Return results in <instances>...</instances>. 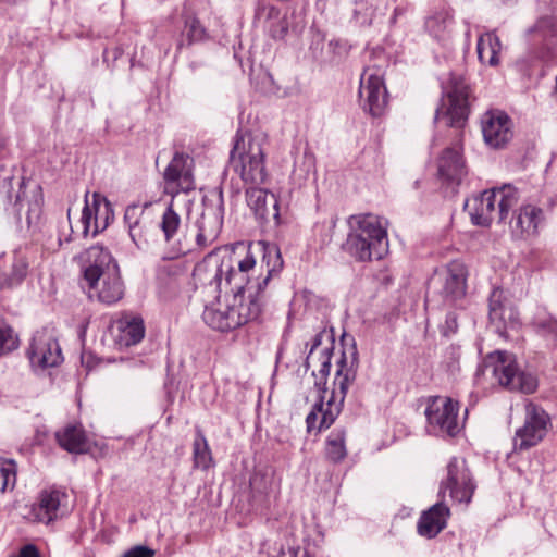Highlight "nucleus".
<instances>
[{
  "label": "nucleus",
  "instance_id": "22",
  "mask_svg": "<svg viewBox=\"0 0 557 557\" xmlns=\"http://www.w3.org/2000/svg\"><path fill=\"white\" fill-rule=\"evenodd\" d=\"M490 323L495 332L504 336L508 327L513 329L518 324V312L506 298L502 288H494L488 299Z\"/></svg>",
  "mask_w": 557,
  "mask_h": 557
},
{
  "label": "nucleus",
  "instance_id": "4",
  "mask_svg": "<svg viewBox=\"0 0 557 557\" xmlns=\"http://www.w3.org/2000/svg\"><path fill=\"white\" fill-rule=\"evenodd\" d=\"M345 250L358 261L380 260L387 252L386 230L373 214L352 215Z\"/></svg>",
  "mask_w": 557,
  "mask_h": 557
},
{
  "label": "nucleus",
  "instance_id": "32",
  "mask_svg": "<svg viewBox=\"0 0 557 557\" xmlns=\"http://www.w3.org/2000/svg\"><path fill=\"white\" fill-rule=\"evenodd\" d=\"M116 343L120 347H129L138 344L145 336L143 319L138 317H124L116 322Z\"/></svg>",
  "mask_w": 557,
  "mask_h": 557
},
{
  "label": "nucleus",
  "instance_id": "15",
  "mask_svg": "<svg viewBox=\"0 0 557 557\" xmlns=\"http://www.w3.org/2000/svg\"><path fill=\"white\" fill-rule=\"evenodd\" d=\"M234 292L230 300L232 310L235 311L237 327L257 320L264 305L265 290H257V284L244 283V288L238 289L232 286Z\"/></svg>",
  "mask_w": 557,
  "mask_h": 557
},
{
  "label": "nucleus",
  "instance_id": "44",
  "mask_svg": "<svg viewBox=\"0 0 557 557\" xmlns=\"http://www.w3.org/2000/svg\"><path fill=\"white\" fill-rule=\"evenodd\" d=\"M457 329H458V322H457L456 313L448 312L446 315L445 322L441 327L443 335L449 336V335L456 333Z\"/></svg>",
  "mask_w": 557,
  "mask_h": 557
},
{
  "label": "nucleus",
  "instance_id": "48",
  "mask_svg": "<svg viewBox=\"0 0 557 557\" xmlns=\"http://www.w3.org/2000/svg\"><path fill=\"white\" fill-rule=\"evenodd\" d=\"M448 354L450 355V358L453 360L451 363L449 364V368L451 371H455L458 368L457 364L460 357L459 350L455 347H450L448 349Z\"/></svg>",
  "mask_w": 557,
  "mask_h": 557
},
{
  "label": "nucleus",
  "instance_id": "1",
  "mask_svg": "<svg viewBox=\"0 0 557 557\" xmlns=\"http://www.w3.org/2000/svg\"><path fill=\"white\" fill-rule=\"evenodd\" d=\"M321 334L314 335L311 348L305 361L306 368L315 367L317 363H319V377L315 371H312V375L315 376L314 386L318 389V399L306 417L308 433H319L329 429L335 422L342 412L344 399L357 373V349L354 346L350 364H348L344 356L337 361L334 388L325 401V383L331 370L332 348L324 347L317 352V348L321 345Z\"/></svg>",
  "mask_w": 557,
  "mask_h": 557
},
{
  "label": "nucleus",
  "instance_id": "39",
  "mask_svg": "<svg viewBox=\"0 0 557 557\" xmlns=\"http://www.w3.org/2000/svg\"><path fill=\"white\" fill-rule=\"evenodd\" d=\"M374 8L368 0H356L354 8V18L361 26L372 24L374 17Z\"/></svg>",
  "mask_w": 557,
  "mask_h": 557
},
{
  "label": "nucleus",
  "instance_id": "23",
  "mask_svg": "<svg viewBox=\"0 0 557 557\" xmlns=\"http://www.w3.org/2000/svg\"><path fill=\"white\" fill-rule=\"evenodd\" d=\"M255 23L274 40L283 39L288 32L286 15L277 7L263 1L257 3Z\"/></svg>",
  "mask_w": 557,
  "mask_h": 557
},
{
  "label": "nucleus",
  "instance_id": "33",
  "mask_svg": "<svg viewBox=\"0 0 557 557\" xmlns=\"http://www.w3.org/2000/svg\"><path fill=\"white\" fill-rule=\"evenodd\" d=\"M209 38L207 28L200 20L194 14L184 15V27L181 36L176 41V51H181L185 47L194 44L202 42Z\"/></svg>",
  "mask_w": 557,
  "mask_h": 557
},
{
  "label": "nucleus",
  "instance_id": "2",
  "mask_svg": "<svg viewBox=\"0 0 557 557\" xmlns=\"http://www.w3.org/2000/svg\"><path fill=\"white\" fill-rule=\"evenodd\" d=\"M223 225V203L205 205L200 216L196 220L190 233L194 236V243L186 236L178 237L182 227L180 214L173 208V201L168 205L162 213L159 227L163 234L164 242L172 248V255L169 259L186 255L195 249H205L213 244L222 230Z\"/></svg>",
  "mask_w": 557,
  "mask_h": 557
},
{
  "label": "nucleus",
  "instance_id": "20",
  "mask_svg": "<svg viewBox=\"0 0 557 557\" xmlns=\"http://www.w3.org/2000/svg\"><path fill=\"white\" fill-rule=\"evenodd\" d=\"M481 128L485 144L494 149L504 148L513 136L511 119L499 110L484 113Z\"/></svg>",
  "mask_w": 557,
  "mask_h": 557
},
{
  "label": "nucleus",
  "instance_id": "38",
  "mask_svg": "<svg viewBox=\"0 0 557 557\" xmlns=\"http://www.w3.org/2000/svg\"><path fill=\"white\" fill-rule=\"evenodd\" d=\"M18 346V337L12 327L0 318V357L13 351Z\"/></svg>",
  "mask_w": 557,
  "mask_h": 557
},
{
  "label": "nucleus",
  "instance_id": "47",
  "mask_svg": "<svg viewBox=\"0 0 557 557\" xmlns=\"http://www.w3.org/2000/svg\"><path fill=\"white\" fill-rule=\"evenodd\" d=\"M15 287L10 274L0 272V289Z\"/></svg>",
  "mask_w": 557,
  "mask_h": 557
},
{
  "label": "nucleus",
  "instance_id": "43",
  "mask_svg": "<svg viewBox=\"0 0 557 557\" xmlns=\"http://www.w3.org/2000/svg\"><path fill=\"white\" fill-rule=\"evenodd\" d=\"M297 168L298 165H296V169ZM299 169L305 173V176L315 172V157L311 150L306 149L304 151L302 162L299 165Z\"/></svg>",
  "mask_w": 557,
  "mask_h": 557
},
{
  "label": "nucleus",
  "instance_id": "7",
  "mask_svg": "<svg viewBox=\"0 0 557 557\" xmlns=\"http://www.w3.org/2000/svg\"><path fill=\"white\" fill-rule=\"evenodd\" d=\"M479 371L492 377L503 387L511 392L531 394L537 387V380L531 373L520 371L515 356L507 351H494L488 354Z\"/></svg>",
  "mask_w": 557,
  "mask_h": 557
},
{
  "label": "nucleus",
  "instance_id": "49",
  "mask_svg": "<svg viewBox=\"0 0 557 557\" xmlns=\"http://www.w3.org/2000/svg\"><path fill=\"white\" fill-rule=\"evenodd\" d=\"M399 13H400V9L396 8L394 11V15L392 17V23L396 22V17H397V15H399Z\"/></svg>",
  "mask_w": 557,
  "mask_h": 557
},
{
  "label": "nucleus",
  "instance_id": "8",
  "mask_svg": "<svg viewBox=\"0 0 557 557\" xmlns=\"http://www.w3.org/2000/svg\"><path fill=\"white\" fill-rule=\"evenodd\" d=\"M549 428L548 413L541 406L528 401L524 406L523 425L515 434L513 449L523 451L536 446L546 436Z\"/></svg>",
  "mask_w": 557,
  "mask_h": 557
},
{
  "label": "nucleus",
  "instance_id": "11",
  "mask_svg": "<svg viewBox=\"0 0 557 557\" xmlns=\"http://www.w3.org/2000/svg\"><path fill=\"white\" fill-rule=\"evenodd\" d=\"M475 483L466 459L453 457L446 467V476L441 481L440 496L446 491L453 500L470 503L475 491Z\"/></svg>",
  "mask_w": 557,
  "mask_h": 557
},
{
  "label": "nucleus",
  "instance_id": "42",
  "mask_svg": "<svg viewBox=\"0 0 557 557\" xmlns=\"http://www.w3.org/2000/svg\"><path fill=\"white\" fill-rule=\"evenodd\" d=\"M536 326L543 334L557 336V320L553 317L539 319Z\"/></svg>",
  "mask_w": 557,
  "mask_h": 557
},
{
  "label": "nucleus",
  "instance_id": "36",
  "mask_svg": "<svg viewBox=\"0 0 557 557\" xmlns=\"http://www.w3.org/2000/svg\"><path fill=\"white\" fill-rule=\"evenodd\" d=\"M453 25V16L447 10H442L425 20L426 30L436 39L443 40Z\"/></svg>",
  "mask_w": 557,
  "mask_h": 557
},
{
  "label": "nucleus",
  "instance_id": "6",
  "mask_svg": "<svg viewBox=\"0 0 557 557\" xmlns=\"http://www.w3.org/2000/svg\"><path fill=\"white\" fill-rule=\"evenodd\" d=\"M518 189L511 185L484 190L473 196L465 203V210L469 213L471 222L479 226H488L497 218L504 221L509 212L519 202Z\"/></svg>",
  "mask_w": 557,
  "mask_h": 557
},
{
  "label": "nucleus",
  "instance_id": "35",
  "mask_svg": "<svg viewBox=\"0 0 557 557\" xmlns=\"http://www.w3.org/2000/svg\"><path fill=\"white\" fill-rule=\"evenodd\" d=\"M325 456L333 463H338L346 458V431L344 429H334L329 434L325 441Z\"/></svg>",
  "mask_w": 557,
  "mask_h": 557
},
{
  "label": "nucleus",
  "instance_id": "46",
  "mask_svg": "<svg viewBox=\"0 0 557 557\" xmlns=\"http://www.w3.org/2000/svg\"><path fill=\"white\" fill-rule=\"evenodd\" d=\"M16 557H40L38 548L33 544L23 546Z\"/></svg>",
  "mask_w": 557,
  "mask_h": 557
},
{
  "label": "nucleus",
  "instance_id": "26",
  "mask_svg": "<svg viewBox=\"0 0 557 557\" xmlns=\"http://www.w3.org/2000/svg\"><path fill=\"white\" fill-rule=\"evenodd\" d=\"M283 264L278 247L264 245L261 264L259 267L256 264L257 272L255 274L249 273L252 282L257 284V290H265L270 280L282 271Z\"/></svg>",
  "mask_w": 557,
  "mask_h": 557
},
{
  "label": "nucleus",
  "instance_id": "9",
  "mask_svg": "<svg viewBox=\"0 0 557 557\" xmlns=\"http://www.w3.org/2000/svg\"><path fill=\"white\" fill-rule=\"evenodd\" d=\"M459 403L449 397H432L425 408L428 429L436 435H457L462 425L458 418Z\"/></svg>",
  "mask_w": 557,
  "mask_h": 557
},
{
  "label": "nucleus",
  "instance_id": "18",
  "mask_svg": "<svg viewBox=\"0 0 557 557\" xmlns=\"http://www.w3.org/2000/svg\"><path fill=\"white\" fill-rule=\"evenodd\" d=\"M87 198L88 193L85 195V206L78 221L83 237H88L89 235L96 236L99 232L107 228L110 215L112 214L110 202L99 193L92 194L91 205L88 202Z\"/></svg>",
  "mask_w": 557,
  "mask_h": 557
},
{
  "label": "nucleus",
  "instance_id": "34",
  "mask_svg": "<svg viewBox=\"0 0 557 557\" xmlns=\"http://www.w3.org/2000/svg\"><path fill=\"white\" fill-rule=\"evenodd\" d=\"M502 45L499 38L495 33L488 32L481 35L476 44L478 58L482 63H487L491 66L498 64V53Z\"/></svg>",
  "mask_w": 557,
  "mask_h": 557
},
{
  "label": "nucleus",
  "instance_id": "28",
  "mask_svg": "<svg viewBox=\"0 0 557 557\" xmlns=\"http://www.w3.org/2000/svg\"><path fill=\"white\" fill-rule=\"evenodd\" d=\"M202 319L211 329L219 332H230L237 329L235 311L232 310L230 301H220L206 306Z\"/></svg>",
  "mask_w": 557,
  "mask_h": 557
},
{
  "label": "nucleus",
  "instance_id": "16",
  "mask_svg": "<svg viewBox=\"0 0 557 557\" xmlns=\"http://www.w3.org/2000/svg\"><path fill=\"white\" fill-rule=\"evenodd\" d=\"M164 191L172 197L195 189L193 159L186 153L176 152L163 173Z\"/></svg>",
  "mask_w": 557,
  "mask_h": 557
},
{
  "label": "nucleus",
  "instance_id": "3",
  "mask_svg": "<svg viewBox=\"0 0 557 557\" xmlns=\"http://www.w3.org/2000/svg\"><path fill=\"white\" fill-rule=\"evenodd\" d=\"M250 272H257L256 259L251 253L248 252L243 259L237 260L233 255L220 258L213 250L196 264L193 277L196 283L214 287V290H221L223 281L226 286H234L240 290L244 283H251Z\"/></svg>",
  "mask_w": 557,
  "mask_h": 557
},
{
  "label": "nucleus",
  "instance_id": "27",
  "mask_svg": "<svg viewBox=\"0 0 557 557\" xmlns=\"http://www.w3.org/2000/svg\"><path fill=\"white\" fill-rule=\"evenodd\" d=\"M450 516L449 508L438 502L423 511L418 520L417 530L419 535L433 539L442 532L447 525V519Z\"/></svg>",
  "mask_w": 557,
  "mask_h": 557
},
{
  "label": "nucleus",
  "instance_id": "13",
  "mask_svg": "<svg viewBox=\"0 0 557 557\" xmlns=\"http://www.w3.org/2000/svg\"><path fill=\"white\" fill-rule=\"evenodd\" d=\"M359 99L364 111L381 116L387 107V89L380 69L366 67L360 77Z\"/></svg>",
  "mask_w": 557,
  "mask_h": 557
},
{
  "label": "nucleus",
  "instance_id": "5",
  "mask_svg": "<svg viewBox=\"0 0 557 557\" xmlns=\"http://www.w3.org/2000/svg\"><path fill=\"white\" fill-rule=\"evenodd\" d=\"M267 136L247 133L236 137L230 153V165L245 184L260 185L267 178L264 147Z\"/></svg>",
  "mask_w": 557,
  "mask_h": 557
},
{
  "label": "nucleus",
  "instance_id": "14",
  "mask_svg": "<svg viewBox=\"0 0 557 557\" xmlns=\"http://www.w3.org/2000/svg\"><path fill=\"white\" fill-rule=\"evenodd\" d=\"M26 355L34 370L54 368L63 361L59 342L48 329L35 332Z\"/></svg>",
  "mask_w": 557,
  "mask_h": 557
},
{
  "label": "nucleus",
  "instance_id": "25",
  "mask_svg": "<svg viewBox=\"0 0 557 557\" xmlns=\"http://www.w3.org/2000/svg\"><path fill=\"white\" fill-rule=\"evenodd\" d=\"M246 201L260 222L267 223L271 219L275 221L278 220V201L276 197L267 189L258 187L247 188Z\"/></svg>",
  "mask_w": 557,
  "mask_h": 557
},
{
  "label": "nucleus",
  "instance_id": "12",
  "mask_svg": "<svg viewBox=\"0 0 557 557\" xmlns=\"http://www.w3.org/2000/svg\"><path fill=\"white\" fill-rule=\"evenodd\" d=\"M69 500L70 496L65 490L45 488L30 505L28 518L34 522L50 524L70 512Z\"/></svg>",
  "mask_w": 557,
  "mask_h": 557
},
{
  "label": "nucleus",
  "instance_id": "41",
  "mask_svg": "<svg viewBox=\"0 0 557 557\" xmlns=\"http://www.w3.org/2000/svg\"><path fill=\"white\" fill-rule=\"evenodd\" d=\"M15 481V462L13 460H0V492H4L9 486L14 487Z\"/></svg>",
  "mask_w": 557,
  "mask_h": 557
},
{
  "label": "nucleus",
  "instance_id": "31",
  "mask_svg": "<svg viewBox=\"0 0 557 557\" xmlns=\"http://www.w3.org/2000/svg\"><path fill=\"white\" fill-rule=\"evenodd\" d=\"M465 174V163L459 150L445 149L438 159V176L447 183L458 185Z\"/></svg>",
  "mask_w": 557,
  "mask_h": 557
},
{
  "label": "nucleus",
  "instance_id": "19",
  "mask_svg": "<svg viewBox=\"0 0 557 557\" xmlns=\"http://www.w3.org/2000/svg\"><path fill=\"white\" fill-rule=\"evenodd\" d=\"M87 288V296L106 306H112L122 300L125 293L124 282L120 269L103 273L95 281L84 282Z\"/></svg>",
  "mask_w": 557,
  "mask_h": 557
},
{
  "label": "nucleus",
  "instance_id": "21",
  "mask_svg": "<svg viewBox=\"0 0 557 557\" xmlns=\"http://www.w3.org/2000/svg\"><path fill=\"white\" fill-rule=\"evenodd\" d=\"M83 282L95 281L103 273L120 269L111 252L100 245H94L78 256Z\"/></svg>",
  "mask_w": 557,
  "mask_h": 557
},
{
  "label": "nucleus",
  "instance_id": "30",
  "mask_svg": "<svg viewBox=\"0 0 557 557\" xmlns=\"http://www.w3.org/2000/svg\"><path fill=\"white\" fill-rule=\"evenodd\" d=\"M61 448L71 454H84L88 449V438L81 423H69L54 434Z\"/></svg>",
  "mask_w": 557,
  "mask_h": 557
},
{
  "label": "nucleus",
  "instance_id": "45",
  "mask_svg": "<svg viewBox=\"0 0 557 557\" xmlns=\"http://www.w3.org/2000/svg\"><path fill=\"white\" fill-rule=\"evenodd\" d=\"M154 552L145 546H136L126 552L123 557H153Z\"/></svg>",
  "mask_w": 557,
  "mask_h": 557
},
{
  "label": "nucleus",
  "instance_id": "37",
  "mask_svg": "<svg viewBox=\"0 0 557 557\" xmlns=\"http://www.w3.org/2000/svg\"><path fill=\"white\" fill-rule=\"evenodd\" d=\"M194 466L207 470L212 461V455L207 438L200 429L196 430L193 443Z\"/></svg>",
  "mask_w": 557,
  "mask_h": 557
},
{
  "label": "nucleus",
  "instance_id": "17",
  "mask_svg": "<svg viewBox=\"0 0 557 557\" xmlns=\"http://www.w3.org/2000/svg\"><path fill=\"white\" fill-rule=\"evenodd\" d=\"M469 87L462 77L450 78V86L447 90L446 103L436 110L435 119L444 114L449 120L450 126H461L469 115Z\"/></svg>",
  "mask_w": 557,
  "mask_h": 557
},
{
  "label": "nucleus",
  "instance_id": "10",
  "mask_svg": "<svg viewBox=\"0 0 557 557\" xmlns=\"http://www.w3.org/2000/svg\"><path fill=\"white\" fill-rule=\"evenodd\" d=\"M150 202L132 203L124 212V223L134 245L141 251L151 250L158 243V233L153 220L146 213Z\"/></svg>",
  "mask_w": 557,
  "mask_h": 557
},
{
  "label": "nucleus",
  "instance_id": "40",
  "mask_svg": "<svg viewBox=\"0 0 557 557\" xmlns=\"http://www.w3.org/2000/svg\"><path fill=\"white\" fill-rule=\"evenodd\" d=\"M28 259L22 252H15L10 276L15 286L20 285L28 272Z\"/></svg>",
  "mask_w": 557,
  "mask_h": 557
},
{
  "label": "nucleus",
  "instance_id": "29",
  "mask_svg": "<svg viewBox=\"0 0 557 557\" xmlns=\"http://www.w3.org/2000/svg\"><path fill=\"white\" fill-rule=\"evenodd\" d=\"M466 270L461 264H451L445 275L442 296L446 304L455 305L466 296Z\"/></svg>",
  "mask_w": 557,
  "mask_h": 557
},
{
  "label": "nucleus",
  "instance_id": "24",
  "mask_svg": "<svg viewBox=\"0 0 557 557\" xmlns=\"http://www.w3.org/2000/svg\"><path fill=\"white\" fill-rule=\"evenodd\" d=\"M544 221V211L540 207L531 203L523 205L515 213L510 230L515 237L527 238L536 235Z\"/></svg>",
  "mask_w": 557,
  "mask_h": 557
}]
</instances>
